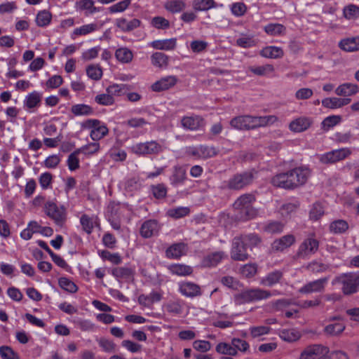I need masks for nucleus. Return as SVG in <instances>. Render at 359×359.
I'll return each mask as SVG.
<instances>
[{
  "instance_id": "f257e3e1",
  "label": "nucleus",
  "mask_w": 359,
  "mask_h": 359,
  "mask_svg": "<svg viewBox=\"0 0 359 359\" xmlns=\"http://www.w3.org/2000/svg\"><path fill=\"white\" fill-rule=\"evenodd\" d=\"M277 120L278 118L273 115L264 116L242 115L233 118L230 121V125L233 128L236 130H250L273 124L277 121Z\"/></svg>"
},
{
  "instance_id": "f03ea898",
  "label": "nucleus",
  "mask_w": 359,
  "mask_h": 359,
  "mask_svg": "<svg viewBox=\"0 0 359 359\" xmlns=\"http://www.w3.org/2000/svg\"><path fill=\"white\" fill-rule=\"evenodd\" d=\"M255 198L252 194H245L238 197L233 207L237 211V217L242 220L251 219L256 217L257 210L252 207Z\"/></svg>"
},
{
  "instance_id": "7ed1b4c3",
  "label": "nucleus",
  "mask_w": 359,
  "mask_h": 359,
  "mask_svg": "<svg viewBox=\"0 0 359 359\" xmlns=\"http://www.w3.org/2000/svg\"><path fill=\"white\" fill-rule=\"evenodd\" d=\"M341 284V291L344 295L356 293L359 290V273L348 272L337 276L332 280V285Z\"/></svg>"
},
{
  "instance_id": "20e7f679",
  "label": "nucleus",
  "mask_w": 359,
  "mask_h": 359,
  "mask_svg": "<svg viewBox=\"0 0 359 359\" xmlns=\"http://www.w3.org/2000/svg\"><path fill=\"white\" fill-rule=\"evenodd\" d=\"M254 178L255 175L252 171L236 173L227 181L224 182L221 189L235 191L241 190L251 184Z\"/></svg>"
},
{
  "instance_id": "39448f33",
  "label": "nucleus",
  "mask_w": 359,
  "mask_h": 359,
  "mask_svg": "<svg viewBox=\"0 0 359 359\" xmlns=\"http://www.w3.org/2000/svg\"><path fill=\"white\" fill-rule=\"evenodd\" d=\"M271 296V293L260 288L246 290L238 294L235 297V301L238 304H243L252 302L266 299Z\"/></svg>"
},
{
  "instance_id": "423d86ee",
  "label": "nucleus",
  "mask_w": 359,
  "mask_h": 359,
  "mask_svg": "<svg viewBox=\"0 0 359 359\" xmlns=\"http://www.w3.org/2000/svg\"><path fill=\"white\" fill-rule=\"evenodd\" d=\"M45 212L55 223L62 226L67 220L66 209L64 206H58L55 203L48 201L44 205Z\"/></svg>"
},
{
  "instance_id": "0eeeda50",
  "label": "nucleus",
  "mask_w": 359,
  "mask_h": 359,
  "mask_svg": "<svg viewBox=\"0 0 359 359\" xmlns=\"http://www.w3.org/2000/svg\"><path fill=\"white\" fill-rule=\"evenodd\" d=\"M83 128L91 129L90 136L94 141H98L106 136L109 130L105 124L97 119H88L82 123Z\"/></svg>"
},
{
  "instance_id": "6e6552de",
  "label": "nucleus",
  "mask_w": 359,
  "mask_h": 359,
  "mask_svg": "<svg viewBox=\"0 0 359 359\" xmlns=\"http://www.w3.org/2000/svg\"><path fill=\"white\" fill-rule=\"evenodd\" d=\"M248 248L241 236L235 237L232 241L231 257L235 261L243 262L248 259Z\"/></svg>"
},
{
  "instance_id": "1a4fd4ad",
  "label": "nucleus",
  "mask_w": 359,
  "mask_h": 359,
  "mask_svg": "<svg viewBox=\"0 0 359 359\" xmlns=\"http://www.w3.org/2000/svg\"><path fill=\"white\" fill-rule=\"evenodd\" d=\"M351 151L348 148H341L339 149L332 150L322 154L319 160L323 164L335 163L338 161H342L350 156Z\"/></svg>"
},
{
  "instance_id": "9d476101",
  "label": "nucleus",
  "mask_w": 359,
  "mask_h": 359,
  "mask_svg": "<svg viewBox=\"0 0 359 359\" xmlns=\"http://www.w3.org/2000/svg\"><path fill=\"white\" fill-rule=\"evenodd\" d=\"M329 353V348L321 344H313L306 347L301 353L299 359H318L324 358Z\"/></svg>"
},
{
  "instance_id": "9b49d317",
  "label": "nucleus",
  "mask_w": 359,
  "mask_h": 359,
  "mask_svg": "<svg viewBox=\"0 0 359 359\" xmlns=\"http://www.w3.org/2000/svg\"><path fill=\"white\" fill-rule=\"evenodd\" d=\"M132 151L140 155L157 154L163 151V147L156 141H150L133 145Z\"/></svg>"
},
{
  "instance_id": "f8f14e48",
  "label": "nucleus",
  "mask_w": 359,
  "mask_h": 359,
  "mask_svg": "<svg viewBox=\"0 0 359 359\" xmlns=\"http://www.w3.org/2000/svg\"><path fill=\"white\" fill-rule=\"evenodd\" d=\"M319 247V242L313 236H309L301 243L297 252L299 258H305L309 255L316 253Z\"/></svg>"
},
{
  "instance_id": "ddd939ff",
  "label": "nucleus",
  "mask_w": 359,
  "mask_h": 359,
  "mask_svg": "<svg viewBox=\"0 0 359 359\" xmlns=\"http://www.w3.org/2000/svg\"><path fill=\"white\" fill-rule=\"evenodd\" d=\"M288 172L294 189L304 184L310 175V170L306 167L295 168Z\"/></svg>"
},
{
  "instance_id": "4468645a",
  "label": "nucleus",
  "mask_w": 359,
  "mask_h": 359,
  "mask_svg": "<svg viewBox=\"0 0 359 359\" xmlns=\"http://www.w3.org/2000/svg\"><path fill=\"white\" fill-rule=\"evenodd\" d=\"M329 277L321 278L310 281L299 288V292L302 294L323 293L328 282Z\"/></svg>"
},
{
  "instance_id": "2eb2a0df",
  "label": "nucleus",
  "mask_w": 359,
  "mask_h": 359,
  "mask_svg": "<svg viewBox=\"0 0 359 359\" xmlns=\"http://www.w3.org/2000/svg\"><path fill=\"white\" fill-rule=\"evenodd\" d=\"M218 149L213 146L200 145L197 147L191 148L189 154L198 158L208 159L218 154Z\"/></svg>"
},
{
  "instance_id": "dca6fc26",
  "label": "nucleus",
  "mask_w": 359,
  "mask_h": 359,
  "mask_svg": "<svg viewBox=\"0 0 359 359\" xmlns=\"http://www.w3.org/2000/svg\"><path fill=\"white\" fill-rule=\"evenodd\" d=\"M161 226L156 219H148L143 222L140 229V234L144 238H149L158 235Z\"/></svg>"
},
{
  "instance_id": "f3484780",
  "label": "nucleus",
  "mask_w": 359,
  "mask_h": 359,
  "mask_svg": "<svg viewBox=\"0 0 359 359\" xmlns=\"http://www.w3.org/2000/svg\"><path fill=\"white\" fill-rule=\"evenodd\" d=\"M179 291L182 295L190 298L198 297L202 294L201 287L189 281L180 283L179 284Z\"/></svg>"
},
{
  "instance_id": "a211bd4d",
  "label": "nucleus",
  "mask_w": 359,
  "mask_h": 359,
  "mask_svg": "<svg viewBox=\"0 0 359 359\" xmlns=\"http://www.w3.org/2000/svg\"><path fill=\"white\" fill-rule=\"evenodd\" d=\"M205 125L204 119L198 116H184L181 119V126L183 128L189 130H197Z\"/></svg>"
},
{
  "instance_id": "6ab92c4d",
  "label": "nucleus",
  "mask_w": 359,
  "mask_h": 359,
  "mask_svg": "<svg viewBox=\"0 0 359 359\" xmlns=\"http://www.w3.org/2000/svg\"><path fill=\"white\" fill-rule=\"evenodd\" d=\"M295 241V237L292 234L283 236L273 242L271 245L272 250L276 252H282L292 245Z\"/></svg>"
},
{
  "instance_id": "aec40b11",
  "label": "nucleus",
  "mask_w": 359,
  "mask_h": 359,
  "mask_svg": "<svg viewBox=\"0 0 359 359\" xmlns=\"http://www.w3.org/2000/svg\"><path fill=\"white\" fill-rule=\"evenodd\" d=\"M177 82V79L175 76H168L156 81L151 86V89L155 92H161L168 90L173 87Z\"/></svg>"
},
{
  "instance_id": "412c9836",
  "label": "nucleus",
  "mask_w": 359,
  "mask_h": 359,
  "mask_svg": "<svg viewBox=\"0 0 359 359\" xmlns=\"http://www.w3.org/2000/svg\"><path fill=\"white\" fill-rule=\"evenodd\" d=\"M271 182L273 186L277 187L283 188L285 189H294L288 171L275 175L272 177Z\"/></svg>"
},
{
  "instance_id": "4be33fe9",
  "label": "nucleus",
  "mask_w": 359,
  "mask_h": 359,
  "mask_svg": "<svg viewBox=\"0 0 359 359\" xmlns=\"http://www.w3.org/2000/svg\"><path fill=\"white\" fill-rule=\"evenodd\" d=\"M311 123L312 121L310 118L302 116L291 121L289 128L293 132L301 133L307 130Z\"/></svg>"
},
{
  "instance_id": "5701e85b",
  "label": "nucleus",
  "mask_w": 359,
  "mask_h": 359,
  "mask_svg": "<svg viewBox=\"0 0 359 359\" xmlns=\"http://www.w3.org/2000/svg\"><path fill=\"white\" fill-rule=\"evenodd\" d=\"M42 94L38 91H33L29 93L23 101L24 107L27 109H33L40 106Z\"/></svg>"
},
{
  "instance_id": "b1692460",
  "label": "nucleus",
  "mask_w": 359,
  "mask_h": 359,
  "mask_svg": "<svg viewBox=\"0 0 359 359\" xmlns=\"http://www.w3.org/2000/svg\"><path fill=\"white\" fill-rule=\"evenodd\" d=\"M359 86L351 83H344L335 89V93L339 96L348 97L358 93Z\"/></svg>"
},
{
  "instance_id": "393cba45",
  "label": "nucleus",
  "mask_w": 359,
  "mask_h": 359,
  "mask_svg": "<svg viewBox=\"0 0 359 359\" xmlns=\"http://www.w3.org/2000/svg\"><path fill=\"white\" fill-rule=\"evenodd\" d=\"M116 25L121 31L124 32H128L140 27V21L136 18L128 21L126 18H121L116 19Z\"/></svg>"
},
{
  "instance_id": "a878e982",
  "label": "nucleus",
  "mask_w": 359,
  "mask_h": 359,
  "mask_svg": "<svg viewBox=\"0 0 359 359\" xmlns=\"http://www.w3.org/2000/svg\"><path fill=\"white\" fill-rule=\"evenodd\" d=\"M186 245L182 243L170 245L165 251V255L169 259H179L185 255Z\"/></svg>"
},
{
  "instance_id": "bb28decb",
  "label": "nucleus",
  "mask_w": 359,
  "mask_h": 359,
  "mask_svg": "<svg viewBox=\"0 0 359 359\" xmlns=\"http://www.w3.org/2000/svg\"><path fill=\"white\" fill-rule=\"evenodd\" d=\"M177 45V39L172 38L164 40H156L151 43V47L156 50H174Z\"/></svg>"
},
{
  "instance_id": "cd10ccee",
  "label": "nucleus",
  "mask_w": 359,
  "mask_h": 359,
  "mask_svg": "<svg viewBox=\"0 0 359 359\" xmlns=\"http://www.w3.org/2000/svg\"><path fill=\"white\" fill-rule=\"evenodd\" d=\"M283 277V272L280 270H276L269 273L264 278L261 280V284L271 287L278 283Z\"/></svg>"
},
{
  "instance_id": "c85d7f7f",
  "label": "nucleus",
  "mask_w": 359,
  "mask_h": 359,
  "mask_svg": "<svg viewBox=\"0 0 359 359\" xmlns=\"http://www.w3.org/2000/svg\"><path fill=\"white\" fill-rule=\"evenodd\" d=\"M170 272L176 276H186L193 273L191 266L182 264H173L168 266Z\"/></svg>"
},
{
  "instance_id": "c756f323",
  "label": "nucleus",
  "mask_w": 359,
  "mask_h": 359,
  "mask_svg": "<svg viewBox=\"0 0 359 359\" xmlns=\"http://www.w3.org/2000/svg\"><path fill=\"white\" fill-rule=\"evenodd\" d=\"M279 337L287 342L296 341L301 337V333L296 329H283L279 331Z\"/></svg>"
},
{
  "instance_id": "7c9ffc66",
  "label": "nucleus",
  "mask_w": 359,
  "mask_h": 359,
  "mask_svg": "<svg viewBox=\"0 0 359 359\" xmlns=\"http://www.w3.org/2000/svg\"><path fill=\"white\" fill-rule=\"evenodd\" d=\"M339 47L346 51L353 52L359 50V37L343 39L339 42Z\"/></svg>"
},
{
  "instance_id": "2f4dec72",
  "label": "nucleus",
  "mask_w": 359,
  "mask_h": 359,
  "mask_svg": "<svg viewBox=\"0 0 359 359\" xmlns=\"http://www.w3.org/2000/svg\"><path fill=\"white\" fill-rule=\"evenodd\" d=\"M187 172L185 168L181 166H175L173 173L170 177L171 184L174 186L183 184L186 180Z\"/></svg>"
},
{
  "instance_id": "473e14b6",
  "label": "nucleus",
  "mask_w": 359,
  "mask_h": 359,
  "mask_svg": "<svg viewBox=\"0 0 359 359\" xmlns=\"http://www.w3.org/2000/svg\"><path fill=\"white\" fill-rule=\"evenodd\" d=\"M348 224L344 219H336L330 224V231L334 234L345 233L348 229Z\"/></svg>"
},
{
  "instance_id": "72a5a7b5",
  "label": "nucleus",
  "mask_w": 359,
  "mask_h": 359,
  "mask_svg": "<svg viewBox=\"0 0 359 359\" xmlns=\"http://www.w3.org/2000/svg\"><path fill=\"white\" fill-rule=\"evenodd\" d=\"M161 299V295L156 292H151L149 295L140 294L138 297V302L144 306H150L154 302H159Z\"/></svg>"
},
{
  "instance_id": "f704fd0d",
  "label": "nucleus",
  "mask_w": 359,
  "mask_h": 359,
  "mask_svg": "<svg viewBox=\"0 0 359 359\" xmlns=\"http://www.w3.org/2000/svg\"><path fill=\"white\" fill-rule=\"evenodd\" d=\"M76 8L80 11H86V15H88L94 13L98 12V8L94 6V1L93 0H80L76 3Z\"/></svg>"
},
{
  "instance_id": "c9c22d12",
  "label": "nucleus",
  "mask_w": 359,
  "mask_h": 359,
  "mask_svg": "<svg viewBox=\"0 0 359 359\" xmlns=\"http://www.w3.org/2000/svg\"><path fill=\"white\" fill-rule=\"evenodd\" d=\"M151 60L152 65L159 68H165L168 65V56L161 52L153 53Z\"/></svg>"
},
{
  "instance_id": "e433bc0d",
  "label": "nucleus",
  "mask_w": 359,
  "mask_h": 359,
  "mask_svg": "<svg viewBox=\"0 0 359 359\" xmlns=\"http://www.w3.org/2000/svg\"><path fill=\"white\" fill-rule=\"evenodd\" d=\"M116 58L122 63H129L133 60V52L128 48H119L115 52Z\"/></svg>"
},
{
  "instance_id": "4c0bfd02",
  "label": "nucleus",
  "mask_w": 359,
  "mask_h": 359,
  "mask_svg": "<svg viewBox=\"0 0 359 359\" xmlns=\"http://www.w3.org/2000/svg\"><path fill=\"white\" fill-rule=\"evenodd\" d=\"M248 248L252 250L253 248L258 247L262 243L261 237L256 233H248L241 235Z\"/></svg>"
},
{
  "instance_id": "58836bf2",
  "label": "nucleus",
  "mask_w": 359,
  "mask_h": 359,
  "mask_svg": "<svg viewBox=\"0 0 359 359\" xmlns=\"http://www.w3.org/2000/svg\"><path fill=\"white\" fill-rule=\"evenodd\" d=\"M71 112L76 116H89L93 113V109L88 104H77L72 106Z\"/></svg>"
},
{
  "instance_id": "ea45409f",
  "label": "nucleus",
  "mask_w": 359,
  "mask_h": 359,
  "mask_svg": "<svg viewBox=\"0 0 359 359\" xmlns=\"http://www.w3.org/2000/svg\"><path fill=\"white\" fill-rule=\"evenodd\" d=\"M283 50L282 48L276 46H268L263 48L261 55L268 58H280L283 56Z\"/></svg>"
},
{
  "instance_id": "a19ab883",
  "label": "nucleus",
  "mask_w": 359,
  "mask_h": 359,
  "mask_svg": "<svg viewBox=\"0 0 359 359\" xmlns=\"http://www.w3.org/2000/svg\"><path fill=\"white\" fill-rule=\"evenodd\" d=\"M345 328L346 325L343 323H335L325 326L323 332L330 336H337L342 333Z\"/></svg>"
},
{
  "instance_id": "79ce46f5",
  "label": "nucleus",
  "mask_w": 359,
  "mask_h": 359,
  "mask_svg": "<svg viewBox=\"0 0 359 359\" xmlns=\"http://www.w3.org/2000/svg\"><path fill=\"white\" fill-rule=\"evenodd\" d=\"M112 275L117 279L128 280L133 276V271L129 267H116L112 269Z\"/></svg>"
},
{
  "instance_id": "37998d69",
  "label": "nucleus",
  "mask_w": 359,
  "mask_h": 359,
  "mask_svg": "<svg viewBox=\"0 0 359 359\" xmlns=\"http://www.w3.org/2000/svg\"><path fill=\"white\" fill-rule=\"evenodd\" d=\"M97 218L90 217L87 215H83L81 217L80 222L83 230L88 234L91 233L95 225H97Z\"/></svg>"
},
{
  "instance_id": "c03bdc74",
  "label": "nucleus",
  "mask_w": 359,
  "mask_h": 359,
  "mask_svg": "<svg viewBox=\"0 0 359 359\" xmlns=\"http://www.w3.org/2000/svg\"><path fill=\"white\" fill-rule=\"evenodd\" d=\"M224 254L223 252H215L206 256L203 263L207 266H215L221 262Z\"/></svg>"
},
{
  "instance_id": "a18cd8bd",
  "label": "nucleus",
  "mask_w": 359,
  "mask_h": 359,
  "mask_svg": "<svg viewBox=\"0 0 359 359\" xmlns=\"http://www.w3.org/2000/svg\"><path fill=\"white\" fill-rule=\"evenodd\" d=\"M285 224L278 221H270L264 227V231L268 233H280L283 231Z\"/></svg>"
},
{
  "instance_id": "49530a36",
  "label": "nucleus",
  "mask_w": 359,
  "mask_h": 359,
  "mask_svg": "<svg viewBox=\"0 0 359 359\" xmlns=\"http://www.w3.org/2000/svg\"><path fill=\"white\" fill-rule=\"evenodd\" d=\"M216 351L220 354L229 355L231 356L237 355V351H236V348L233 347L231 344H229L224 342L219 343L217 345Z\"/></svg>"
},
{
  "instance_id": "de8ad7c7",
  "label": "nucleus",
  "mask_w": 359,
  "mask_h": 359,
  "mask_svg": "<svg viewBox=\"0 0 359 359\" xmlns=\"http://www.w3.org/2000/svg\"><path fill=\"white\" fill-rule=\"evenodd\" d=\"M165 7L171 13H178L186 8V4L183 0H170L165 4Z\"/></svg>"
},
{
  "instance_id": "09e8293b",
  "label": "nucleus",
  "mask_w": 359,
  "mask_h": 359,
  "mask_svg": "<svg viewBox=\"0 0 359 359\" xmlns=\"http://www.w3.org/2000/svg\"><path fill=\"white\" fill-rule=\"evenodd\" d=\"M58 284L62 289L70 293H75L78 290L76 285L66 277L60 278L58 280Z\"/></svg>"
},
{
  "instance_id": "8fccbe9b",
  "label": "nucleus",
  "mask_w": 359,
  "mask_h": 359,
  "mask_svg": "<svg viewBox=\"0 0 359 359\" xmlns=\"http://www.w3.org/2000/svg\"><path fill=\"white\" fill-rule=\"evenodd\" d=\"M249 70L258 76H266L274 72V67L272 65H265L257 67H250Z\"/></svg>"
},
{
  "instance_id": "3c124183",
  "label": "nucleus",
  "mask_w": 359,
  "mask_h": 359,
  "mask_svg": "<svg viewBox=\"0 0 359 359\" xmlns=\"http://www.w3.org/2000/svg\"><path fill=\"white\" fill-rule=\"evenodd\" d=\"M264 31L269 35H282L285 32V27L281 24H269L264 27Z\"/></svg>"
},
{
  "instance_id": "603ef678",
  "label": "nucleus",
  "mask_w": 359,
  "mask_h": 359,
  "mask_svg": "<svg viewBox=\"0 0 359 359\" xmlns=\"http://www.w3.org/2000/svg\"><path fill=\"white\" fill-rule=\"evenodd\" d=\"M100 27L96 23H91L84 25L80 27H78L74 30V34L75 35H86L96 30L99 29Z\"/></svg>"
},
{
  "instance_id": "864d4df0",
  "label": "nucleus",
  "mask_w": 359,
  "mask_h": 359,
  "mask_svg": "<svg viewBox=\"0 0 359 359\" xmlns=\"http://www.w3.org/2000/svg\"><path fill=\"white\" fill-rule=\"evenodd\" d=\"M341 121V117L338 115H332L326 117L322 122V128L324 130H328L331 128L339 124Z\"/></svg>"
},
{
  "instance_id": "5fc2aeb1",
  "label": "nucleus",
  "mask_w": 359,
  "mask_h": 359,
  "mask_svg": "<svg viewBox=\"0 0 359 359\" xmlns=\"http://www.w3.org/2000/svg\"><path fill=\"white\" fill-rule=\"evenodd\" d=\"M52 18V15L47 11H40L36 18V22L39 27H44L48 25Z\"/></svg>"
},
{
  "instance_id": "6e6d98bb",
  "label": "nucleus",
  "mask_w": 359,
  "mask_h": 359,
  "mask_svg": "<svg viewBox=\"0 0 359 359\" xmlns=\"http://www.w3.org/2000/svg\"><path fill=\"white\" fill-rule=\"evenodd\" d=\"M214 6V0H194L193 2V7L196 11H208Z\"/></svg>"
},
{
  "instance_id": "4d7b16f0",
  "label": "nucleus",
  "mask_w": 359,
  "mask_h": 359,
  "mask_svg": "<svg viewBox=\"0 0 359 359\" xmlns=\"http://www.w3.org/2000/svg\"><path fill=\"white\" fill-rule=\"evenodd\" d=\"M0 355L2 359H20L18 354L8 346H0Z\"/></svg>"
},
{
  "instance_id": "13d9d810",
  "label": "nucleus",
  "mask_w": 359,
  "mask_h": 359,
  "mask_svg": "<svg viewBox=\"0 0 359 359\" xmlns=\"http://www.w3.org/2000/svg\"><path fill=\"white\" fill-rule=\"evenodd\" d=\"M87 75L92 79L100 80L102 76V70L99 65H91L86 69Z\"/></svg>"
},
{
  "instance_id": "bf43d9fd",
  "label": "nucleus",
  "mask_w": 359,
  "mask_h": 359,
  "mask_svg": "<svg viewBox=\"0 0 359 359\" xmlns=\"http://www.w3.org/2000/svg\"><path fill=\"white\" fill-rule=\"evenodd\" d=\"M153 196L157 199L164 198L167 195V188L163 184H158L151 187Z\"/></svg>"
},
{
  "instance_id": "052dcab7",
  "label": "nucleus",
  "mask_w": 359,
  "mask_h": 359,
  "mask_svg": "<svg viewBox=\"0 0 359 359\" xmlns=\"http://www.w3.org/2000/svg\"><path fill=\"white\" fill-rule=\"evenodd\" d=\"M307 268L313 273H323L330 269V265L318 262L316 261L309 264Z\"/></svg>"
},
{
  "instance_id": "680f3d73",
  "label": "nucleus",
  "mask_w": 359,
  "mask_h": 359,
  "mask_svg": "<svg viewBox=\"0 0 359 359\" xmlns=\"http://www.w3.org/2000/svg\"><path fill=\"white\" fill-rule=\"evenodd\" d=\"M324 215V208L319 203H316L313 205L309 212L310 219L313 220L319 219Z\"/></svg>"
},
{
  "instance_id": "e2e57ef3",
  "label": "nucleus",
  "mask_w": 359,
  "mask_h": 359,
  "mask_svg": "<svg viewBox=\"0 0 359 359\" xmlns=\"http://www.w3.org/2000/svg\"><path fill=\"white\" fill-rule=\"evenodd\" d=\"M128 90V87L125 84H114L107 88V92L112 97L114 95L120 96L125 93Z\"/></svg>"
},
{
  "instance_id": "0e129e2a",
  "label": "nucleus",
  "mask_w": 359,
  "mask_h": 359,
  "mask_svg": "<svg viewBox=\"0 0 359 359\" xmlns=\"http://www.w3.org/2000/svg\"><path fill=\"white\" fill-rule=\"evenodd\" d=\"M81 153L85 155H91L97 153L100 149V144L97 142L89 143L78 149Z\"/></svg>"
},
{
  "instance_id": "69168bd1",
  "label": "nucleus",
  "mask_w": 359,
  "mask_h": 359,
  "mask_svg": "<svg viewBox=\"0 0 359 359\" xmlns=\"http://www.w3.org/2000/svg\"><path fill=\"white\" fill-rule=\"evenodd\" d=\"M298 207V203H285L280 207L279 212L283 217H287L290 216V214L294 212L297 210Z\"/></svg>"
},
{
  "instance_id": "338daca9",
  "label": "nucleus",
  "mask_w": 359,
  "mask_h": 359,
  "mask_svg": "<svg viewBox=\"0 0 359 359\" xmlns=\"http://www.w3.org/2000/svg\"><path fill=\"white\" fill-rule=\"evenodd\" d=\"M79 154L81 152L77 149L68 156L67 165L70 170H75L79 168V160L77 157Z\"/></svg>"
},
{
  "instance_id": "774afa93",
  "label": "nucleus",
  "mask_w": 359,
  "mask_h": 359,
  "mask_svg": "<svg viewBox=\"0 0 359 359\" xmlns=\"http://www.w3.org/2000/svg\"><path fill=\"white\" fill-rule=\"evenodd\" d=\"M344 15L347 19H352L359 15V6L351 4L344 8Z\"/></svg>"
}]
</instances>
